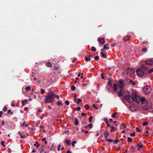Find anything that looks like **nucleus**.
I'll return each mask as SVG.
<instances>
[{
    "mask_svg": "<svg viewBox=\"0 0 153 153\" xmlns=\"http://www.w3.org/2000/svg\"><path fill=\"white\" fill-rule=\"evenodd\" d=\"M126 73L130 75L135 72V70L132 68H128L126 70Z\"/></svg>",
    "mask_w": 153,
    "mask_h": 153,
    "instance_id": "6",
    "label": "nucleus"
},
{
    "mask_svg": "<svg viewBox=\"0 0 153 153\" xmlns=\"http://www.w3.org/2000/svg\"><path fill=\"white\" fill-rule=\"evenodd\" d=\"M39 144H38L37 145H36V144H34V146H36V147H38L39 146Z\"/></svg>",
    "mask_w": 153,
    "mask_h": 153,
    "instance_id": "58",
    "label": "nucleus"
},
{
    "mask_svg": "<svg viewBox=\"0 0 153 153\" xmlns=\"http://www.w3.org/2000/svg\"><path fill=\"white\" fill-rule=\"evenodd\" d=\"M45 97V102L50 103L52 102L54 100L56 95L53 91L49 92L47 96H44Z\"/></svg>",
    "mask_w": 153,
    "mask_h": 153,
    "instance_id": "2",
    "label": "nucleus"
},
{
    "mask_svg": "<svg viewBox=\"0 0 153 153\" xmlns=\"http://www.w3.org/2000/svg\"><path fill=\"white\" fill-rule=\"evenodd\" d=\"M71 89L72 90L74 91L76 89L75 87L73 85L71 87Z\"/></svg>",
    "mask_w": 153,
    "mask_h": 153,
    "instance_id": "33",
    "label": "nucleus"
},
{
    "mask_svg": "<svg viewBox=\"0 0 153 153\" xmlns=\"http://www.w3.org/2000/svg\"><path fill=\"white\" fill-rule=\"evenodd\" d=\"M3 112L2 111H0V117H1L2 116V114H3Z\"/></svg>",
    "mask_w": 153,
    "mask_h": 153,
    "instance_id": "61",
    "label": "nucleus"
},
{
    "mask_svg": "<svg viewBox=\"0 0 153 153\" xmlns=\"http://www.w3.org/2000/svg\"><path fill=\"white\" fill-rule=\"evenodd\" d=\"M106 48H107V49H108L109 48L108 47H107L106 46V44H105V45H104V48L103 49H102L101 50L102 51H103L104 50H105Z\"/></svg>",
    "mask_w": 153,
    "mask_h": 153,
    "instance_id": "22",
    "label": "nucleus"
},
{
    "mask_svg": "<svg viewBox=\"0 0 153 153\" xmlns=\"http://www.w3.org/2000/svg\"><path fill=\"white\" fill-rule=\"evenodd\" d=\"M135 132H133V133H131L130 135L131 137L134 136L135 135Z\"/></svg>",
    "mask_w": 153,
    "mask_h": 153,
    "instance_id": "50",
    "label": "nucleus"
},
{
    "mask_svg": "<svg viewBox=\"0 0 153 153\" xmlns=\"http://www.w3.org/2000/svg\"><path fill=\"white\" fill-rule=\"evenodd\" d=\"M60 145H59L57 148V150L58 151H59L60 150Z\"/></svg>",
    "mask_w": 153,
    "mask_h": 153,
    "instance_id": "62",
    "label": "nucleus"
},
{
    "mask_svg": "<svg viewBox=\"0 0 153 153\" xmlns=\"http://www.w3.org/2000/svg\"><path fill=\"white\" fill-rule=\"evenodd\" d=\"M91 50L93 52L95 51H96V49L94 46H92L91 48Z\"/></svg>",
    "mask_w": 153,
    "mask_h": 153,
    "instance_id": "21",
    "label": "nucleus"
},
{
    "mask_svg": "<svg viewBox=\"0 0 153 153\" xmlns=\"http://www.w3.org/2000/svg\"><path fill=\"white\" fill-rule=\"evenodd\" d=\"M93 118V117L92 116H91L89 117V122H91L92 121V119Z\"/></svg>",
    "mask_w": 153,
    "mask_h": 153,
    "instance_id": "30",
    "label": "nucleus"
},
{
    "mask_svg": "<svg viewBox=\"0 0 153 153\" xmlns=\"http://www.w3.org/2000/svg\"><path fill=\"white\" fill-rule=\"evenodd\" d=\"M98 41H99V42L102 45L104 44L105 42L104 41V38H99L98 39Z\"/></svg>",
    "mask_w": 153,
    "mask_h": 153,
    "instance_id": "7",
    "label": "nucleus"
},
{
    "mask_svg": "<svg viewBox=\"0 0 153 153\" xmlns=\"http://www.w3.org/2000/svg\"><path fill=\"white\" fill-rule=\"evenodd\" d=\"M93 107L95 108L96 109H98V108L96 107L95 106V104H93Z\"/></svg>",
    "mask_w": 153,
    "mask_h": 153,
    "instance_id": "56",
    "label": "nucleus"
},
{
    "mask_svg": "<svg viewBox=\"0 0 153 153\" xmlns=\"http://www.w3.org/2000/svg\"><path fill=\"white\" fill-rule=\"evenodd\" d=\"M99 59V57L98 56H95L94 57V59L95 60H98Z\"/></svg>",
    "mask_w": 153,
    "mask_h": 153,
    "instance_id": "32",
    "label": "nucleus"
},
{
    "mask_svg": "<svg viewBox=\"0 0 153 153\" xmlns=\"http://www.w3.org/2000/svg\"><path fill=\"white\" fill-rule=\"evenodd\" d=\"M94 55L93 54L89 55V58H93L94 57Z\"/></svg>",
    "mask_w": 153,
    "mask_h": 153,
    "instance_id": "52",
    "label": "nucleus"
},
{
    "mask_svg": "<svg viewBox=\"0 0 153 153\" xmlns=\"http://www.w3.org/2000/svg\"><path fill=\"white\" fill-rule=\"evenodd\" d=\"M56 97L57 99H59V96L58 95H56Z\"/></svg>",
    "mask_w": 153,
    "mask_h": 153,
    "instance_id": "63",
    "label": "nucleus"
},
{
    "mask_svg": "<svg viewBox=\"0 0 153 153\" xmlns=\"http://www.w3.org/2000/svg\"><path fill=\"white\" fill-rule=\"evenodd\" d=\"M152 72H153V68L150 69L149 71V73H151Z\"/></svg>",
    "mask_w": 153,
    "mask_h": 153,
    "instance_id": "48",
    "label": "nucleus"
},
{
    "mask_svg": "<svg viewBox=\"0 0 153 153\" xmlns=\"http://www.w3.org/2000/svg\"><path fill=\"white\" fill-rule=\"evenodd\" d=\"M119 140H118V139H117V140H115L114 142H113V143H114L115 144H117V142H119Z\"/></svg>",
    "mask_w": 153,
    "mask_h": 153,
    "instance_id": "44",
    "label": "nucleus"
},
{
    "mask_svg": "<svg viewBox=\"0 0 153 153\" xmlns=\"http://www.w3.org/2000/svg\"><path fill=\"white\" fill-rule=\"evenodd\" d=\"M111 131L112 132L113 131V130L115 129V128L113 126H111Z\"/></svg>",
    "mask_w": 153,
    "mask_h": 153,
    "instance_id": "46",
    "label": "nucleus"
},
{
    "mask_svg": "<svg viewBox=\"0 0 153 153\" xmlns=\"http://www.w3.org/2000/svg\"><path fill=\"white\" fill-rule=\"evenodd\" d=\"M22 105H24L25 103H26L27 102V100H22Z\"/></svg>",
    "mask_w": 153,
    "mask_h": 153,
    "instance_id": "16",
    "label": "nucleus"
},
{
    "mask_svg": "<svg viewBox=\"0 0 153 153\" xmlns=\"http://www.w3.org/2000/svg\"><path fill=\"white\" fill-rule=\"evenodd\" d=\"M30 88H31L30 86H28L26 87L25 88V89L27 91H29L30 90Z\"/></svg>",
    "mask_w": 153,
    "mask_h": 153,
    "instance_id": "28",
    "label": "nucleus"
},
{
    "mask_svg": "<svg viewBox=\"0 0 153 153\" xmlns=\"http://www.w3.org/2000/svg\"><path fill=\"white\" fill-rule=\"evenodd\" d=\"M148 122H147L146 121V122L143 123V126H145L147 125H148Z\"/></svg>",
    "mask_w": 153,
    "mask_h": 153,
    "instance_id": "40",
    "label": "nucleus"
},
{
    "mask_svg": "<svg viewBox=\"0 0 153 153\" xmlns=\"http://www.w3.org/2000/svg\"><path fill=\"white\" fill-rule=\"evenodd\" d=\"M130 37V36L128 35L124 37L123 38V39L125 41H126L129 39V38Z\"/></svg>",
    "mask_w": 153,
    "mask_h": 153,
    "instance_id": "13",
    "label": "nucleus"
},
{
    "mask_svg": "<svg viewBox=\"0 0 153 153\" xmlns=\"http://www.w3.org/2000/svg\"><path fill=\"white\" fill-rule=\"evenodd\" d=\"M11 150L10 148H8L7 149V152L9 153H11Z\"/></svg>",
    "mask_w": 153,
    "mask_h": 153,
    "instance_id": "53",
    "label": "nucleus"
},
{
    "mask_svg": "<svg viewBox=\"0 0 153 153\" xmlns=\"http://www.w3.org/2000/svg\"><path fill=\"white\" fill-rule=\"evenodd\" d=\"M129 109L131 111H134L136 110V108L135 106L133 105L129 106Z\"/></svg>",
    "mask_w": 153,
    "mask_h": 153,
    "instance_id": "8",
    "label": "nucleus"
},
{
    "mask_svg": "<svg viewBox=\"0 0 153 153\" xmlns=\"http://www.w3.org/2000/svg\"><path fill=\"white\" fill-rule=\"evenodd\" d=\"M74 124L76 126H77V125H78L79 123V121L77 118H75L74 119Z\"/></svg>",
    "mask_w": 153,
    "mask_h": 153,
    "instance_id": "14",
    "label": "nucleus"
},
{
    "mask_svg": "<svg viewBox=\"0 0 153 153\" xmlns=\"http://www.w3.org/2000/svg\"><path fill=\"white\" fill-rule=\"evenodd\" d=\"M143 90L145 94H148L150 93L151 91V88L149 86L144 87Z\"/></svg>",
    "mask_w": 153,
    "mask_h": 153,
    "instance_id": "4",
    "label": "nucleus"
},
{
    "mask_svg": "<svg viewBox=\"0 0 153 153\" xmlns=\"http://www.w3.org/2000/svg\"><path fill=\"white\" fill-rule=\"evenodd\" d=\"M65 142L68 145H70V141L69 140H65Z\"/></svg>",
    "mask_w": 153,
    "mask_h": 153,
    "instance_id": "34",
    "label": "nucleus"
},
{
    "mask_svg": "<svg viewBox=\"0 0 153 153\" xmlns=\"http://www.w3.org/2000/svg\"><path fill=\"white\" fill-rule=\"evenodd\" d=\"M82 101V100L81 99L78 98L77 99V103L78 104L80 102H81Z\"/></svg>",
    "mask_w": 153,
    "mask_h": 153,
    "instance_id": "36",
    "label": "nucleus"
},
{
    "mask_svg": "<svg viewBox=\"0 0 153 153\" xmlns=\"http://www.w3.org/2000/svg\"><path fill=\"white\" fill-rule=\"evenodd\" d=\"M10 114H13V112H11V110H10V109H9V110H8V111H7V113H8V114H9V113H10Z\"/></svg>",
    "mask_w": 153,
    "mask_h": 153,
    "instance_id": "43",
    "label": "nucleus"
},
{
    "mask_svg": "<svg viewBox=\"0 0 153 153\" xmlns=\"http://www.w3.org/2000/svg\"><path fill=\"white\" fill-rule=\"evenodd\" d=\"M108 81L109 85L111 87H112L113 82V80L111 79H109Z\"/></svg>",
    "mask_w": 153,
    "mask_h": 153,
    "instance_id": "11",
    "label": "nucleus"
},
{
    "mask_svg": "<svg viewBox=\"0 0 153 153\" xmlns=\"http://www.w3.org/2000/svg\"><path fill=\"white\" fill-rule=\"evenodd\" d=\"M117 114V112H115L114 113V114L112 115V117H116L115 116V115Z\"/></svg>",
    "mask_w": 153,
    "mask_h": 153,
    "instance_id": "39",
    "label": "nucleus"
},
{
    "mask_svg": "<svg viewBox=\"0 0 153 153\" xmlns=\"http://www.w3.org/2000/svg\"><path fill=\"white\" fill-rule=\"evenodd\" d=\"M141 68L143 69L144 72L140 68H138L136 71L137 76L140 77L143 76L145 73L148 70V68L144 65H142Z\"/></svg>",
    "mask_w": 153,
    "mask_h": 153,
    "instance_id": "3",
    "label": "nucleus"
},
{
    "mask_svg": "<svg viewBox=\"0 0 153 153\" xmlns=\"http://www.w3.org/2000/svg\"><path fill=\"white\" fill-rule=\"evenodd\" d=\"M4 142L3 141H1V145L3 146V147H5V145L4 144Z\"/></svg>",
    "mask_w": 153,
    "mask_h": 153,
    "instance_id": "37",
    "label": "nucleus"
},
{
    "mask_svg": "<svg viewBox=\"0 0 153 153\" xmlns=\"http://www.w3.org/2000/svg\"><path fill=\"white\" fill-rule=\"evenodd\" d=\"M146 63L148 65H153V61L152 60H149L146 61Z\"/></svg>",
    "mask_w": 153,
    "mask_h": 153,
    "instance_id": "9",
    "label": "nucleus"
},
{
    "mask_svg": "<svg viewBox=\"0 0 153 153\" xmlns=\"http://www.w3.org/2000/svg\"><path fill=\"white\" fill-rule=\"evenodd\" d=\"M147 50V49L146 48H144L142 49V51H145L146 52Z\"/></svg>",
    "mask_w": 153,
    "mask_h": 153,
    "instance_id": "45",
    "label": "nucleus"
},
{
    "mask_svg": "<svg viewBox=\"0 0 153 153\" xmlns=\"http://www.w3.org/2000/svg\"><path fill=\"white\" fill-rule=\"evenodd\" d=\"M76 143V142L75 141H74L72 142L71 144L73 146H74V143Z\"/></svg>",
    "mask_w": 153,
    "mask_h": 153,
    "instance_id": "47",
    "label": "nucleus"
},
{
    "mask_svg": "<svg viewBox=\"0 0 153 153\" xmlns=\"http://www.w3.org/2000/svg\"><path fill=\"white\" fill-rule=\"evenodd\" d=\"M18 133H19V136L21 138H24L25 137V135H22V133L20 132H19Z\"/></svg>",
    "mask_w": 153,
    "mask_h": 153,
    "instance_id": "17",
    "label": "nucleus"
},
{
    "mask_svg": "<svg viewBox=\"0 0 153 153\" xmlns=\"http://www.w3.org/2000/svg\"><path fill=\"white\" fill-rule=\"evenodd\" d=\"M128 80H129V83H131L133 85H135V82H133L132 79H125V81H126V82H127V81H128Z\"/></svg>",
    "mask_w": 153,
    "mask_h": 153,
    "instance_id": "12",
    "label": "nucleus"
},
{
    "mask_svg": "<svg viewBox=\"0 0 153 153\" xmlns=\"http://www.w3.org/2000/svg\"><path fill=\"white\" fill-rule=\"evenodd\" d=\"M46 66L49 67H51L52 66V64L49 62H47L46 63Z\"/></svg>",
    "mask_w": 153,
    "mask_h": 153,
    "instance_id": "18",
    "label": "nucleus"
},
{
    "mask_svg": "<svg viewBox=\"0 0 153 153\" xmlns=\"http://www.w3.org/2000/svg\"><path fill=\"white\" fill-rule=\"evenodd\" d=\"M25 122H24L20 126L22 127V126H24L25 125Z\"/></svg>",
    "mask_w": 153,
    "mask_h": 153,
    "instance_id": "59",
    "label": "nucleus"
},
{
    "mask_svg": "<svg viewBox=\"0 0 153 153\" xmlns=\"http://www.w3.org/2000/svg\"><path fill=\"white\" fill-rule=\"evenodd\" d=\"M41 91V93L42 94H43L45 92V90L44 89H41L40 90Z\"/></svg>",
    "mask_w": 153,
    "mask_h": 153,
    "instance_id": "25",
    "label": "nucleus"
},
{
    "mask_svg": "<svg viewBox=\"0 0 153 153\" xmlns=\"http://www.w3.org/2000/svg\"><path fill=\"white\" fill-rule=\"evenodd\" d=\"M84 107L87 110H88L89 109V107L88 104H85L84 106Z\"/></svg>",
    "mask_w": 153,
    "mask_h": 153,
    "instance_id": "23",
    "label": "nucleus"
},
{
    "mask_svg": "<svg viewBox=\"0 0 153 153\" xmlns=\"http://www.w3.org/2000/svg\"><path fill=\"white\" fill-rule=\"evenodd\" d=\"M105 137L106 138H107L109 135V134L108 133V131H105Z\"/></svg>",
    "mask_w": 153,
    "mask_h": 153,
    "instance_id": "19",
    "label": "nucleus"
},
{
    "mask_svg": "<svg viewBox=\"0 0 153 153\" xmlns=\"http://www.w3.org/2000/svg\"><path fill=\"white\" fill-rule=\"evenodd\" d=\"M140 131V130L139 129L138 127H136V131L137 132H139Z\"/></svg>",
    "mask_w": 153,
    "mask_h": 153,
    "instance_id": "54",
    "label": "nucleus"
},
{
    "mask_svg": "<svg viewBox=\"0 0 153 153\" xmlns=\"http://www.w3.org/2000/svg\"><path fill=\"white\" fill-rule=\"evenodd\" d=\"M105 74V73H102L101 75V77L102 79H104V75Z\"/></svg>",
    "mask_w": 153,
    "mask_h": 153,
    "instance_id": "35",
    "label": "nucleus"
},
{
    "mask_svg": "<svg viewBox=\"0 0 153 153\" xmlns=\"http://www.w3.org/2000/svg\"><path fill=\"white\" fill-rule=\"evenodd\" d=\"M132 141V139L131 137H129L128 138V140H127L128 142H131Z\"/></svg>",
    "mask_w": 153,
    "mask_h": 153,
    "instance_id": "31",
    "label": "nucleus"
},
{
    "mask_svg": "<svg viewBox=\"0 0 153 153\" xmlns=\"http://www.w3.org/2000/svg\"><path fill=\"white\" fill-rule=\"evenodd\" d=\"M82 115V116H86L87 115L86 114H85L84 113H81Z\"/></svg>",
    "mask_w": 153,
    "mask_h": 153,
    "instance_id": "60",
    "label": "nucleus"
},
{
    "mask_svg": "<svg viewBox=\"0 0 153 153\" xmlns=\"http://www.w3.org/2000/svg\"><path fill=\"white\" fill-rule=\"evenodd\" d=\"M123 98L129 103H131L134 101L136 102L139 103L140 102V98L138 97L135 92H132L131 95L129 93L128 95H125Z\"/></svg>",
    "mask_w": 153,
    "mask_h": 153,
    "instance_id": "1",
    "label": "nucleus"
},
{
    "mask_svg": "<svg viewBox=\"0 0 153 153\" xmlns=\"http://www.w3.org/2000/svg\"><path fill=\"white\" fill-rule=\"evenodd\" d=\"M45 140H46V139H45V137H44L42 139V141H45Z\"/></svg>",
    "mask_w": 153,
    "mask_h": 153,
    "instance_id": "64",
    "label": "nucleus"
},
{
    "mask_svg": "<svg viewBox=\"0 0 153 153\" xmlns=\"http://www.w3.org/2000/svg\"><path fill=\"white\" fill-rule=\"evenodd\" d=\"M57 104L59 106H60V105H63V104H62L61 102L60 101H58L57 102Z\"/></svg>",
    "mask_w": 153,
    "mask_h": 153,
    "instance_id": "26",
    "label": "nucleus"
},
{
    "mask_svg": "<svg viewBox=\"0 0 153 153\" xmlns=\"http://www.w3.org/2000/svg\"><path fill=\"white\" fill-rule=\"evenodd\" d=\"M143 146V144H141L139 146V148H138V150H140V149Z\"/></svg>",
    "mask_w": 153,
    "mask_h": 153,
    "instance_id": "42",
    "label": "nucleus"
},
{
    "mask_svg": "<svg viewBox=\"0 0 153 153\" xmlns=\"http://www.w3.org/2000/svg\"><path fill=\"white\" fill-rule=\"evenodd\" d=\"M106 141H107L108 142H111L113 141V140L109 139H107L106 140Z\"/></svg>",
    "mask_w": 153,
    "mask_h": 153,
    "instance_id": "29",
    "label": "nucleus"
},
{
    "mask_svg": "<svg viewBox=\"0 0 153 153\" xmlns=\"http://www.w3.org/2000/svg\"><path fill=\"white\" fill-rule=\"evenodd\" d=\"M104 121L105 123H108V120L106 118H105L104 119Z\"/></svg>",
    "mask_w": 153,
    "mask_h": 153,
    "instance_id": "38",
    "label": "nucleus"
},
{
    "mask_svg": "<svg viewBox=\"0 0 153 153\" xmlns=\"http://www.w3.org/2000/svg\"><path fill=\"white\" fill-rule=\"evenodd\" d=\"M123 89H121L118 92V96L119 97H122L123 96V94L122 93L123 91Z\"/></svg>",
    "mask_w": 153,
    "mask_h": 153,
    "instance_id": "10",
    "label": "nucleus"
},
{
    "mask_svg": "<svg viewBox=\"0 0 153 153\" xmlns=\"http://www.w3.org/2000/svg\"><path fill=\"white\" fill-rule=\"evenodd\" d=\"M58 67L57 66H55L54 67V69L55 70H57L58 69Z\"/></svg>",
    "mask_w": 153,
    "mask_h": 153,
    "instance_id": "57",
    "label": "nucleus"
},
{
    "mask_svg": "<svg viewBox=\"0 0 153 153\" xmlns=\"http://www.w3.org/2000/svg\"><path fill=\"white\" fill-rule=\"evenodd\" d=\"M117 84L118 87L120 89L123 87L125 85L124 82L123 80L122 79L119 80Z\"/></svg>",
    "mask_w": 153,
    "mask_h": 153,
    "instance_id": "5",
    "label": "nucleus"
},
{
    "mask_svg": "<svg viewBox=\"0 0 153 153\" xmlns=\"http://www.w3.org/2000/svg\"><path fill=\"white\" fill-rule=\"evenodd\" d=\"M146 99L144 97H142L140 99V100L141 102H144L146 100Z\"/></svg>",
    "mask_w": 153,
    "mask_h": 153,
    "instance_id": "24",
    "label": "nucleus"
},
{
    "mask_svg": "<svg viewBox=\"0 0 153 153\" xmlns=\"http://www.w3.org/2000/svg\"><path fill=\"white\" fill-rule=\"evenodd\" d=\"M89 127L90 128H91L93 127V125L91 124H90L88 125Z\"/></svg>",
    "mask_w": 153,
    "mask_h": 153,
    "instance_id": "49",
    "label": "nucleus"
},
{
    "mask_svg": "<svg viewBox=\"0 0 153 153\" xmlns=\"http://www.w3.org/2000/svg\"><path fill=\"white\" fill-rule=\"evenodd\" d=\"M100 54L101 55L102 57V58H106V56L104 54L103 52H101L100 53Z\"/></svg>",
    "mask_w": 153,
    "mask_h": 153,
    "instance_id": "20",
    "label": "nucleus"
},
{
    "mask_svg": "<svg viewBox=\"0 0 153 153\" xmlns=\"http://www.w3.org/2000/svg\"><path fill=\"white\" fill-rule=\"evenodd\" d=\"M7 107H6V106H4V108L3 110L4 111H7Z\"/></svg>",
    "mask_w": 153,
    "mask_h": 153,
    "instance_id": "51",
    "label": "nucleus"
},
{
    "mask_svg": "<svg viewBox=\"0 0 153 153\" xmlns=\"http://www.w3.org/2000/svg\"><path fill=\"white\" fill-rule=\"evenodd\" d=\"M65 103L66 104V105H68L69 104V102L68 101V100H66L65 102Z\"/></svg>",
    "mask_w": 153,
    "mask_h": 153,
    "instance_id": "41",
    "label": "nucleus"
},
{
    "mask_svg": "<svg viewBox=\"0 0 153 153\" xmlns=\"http://www.w3.org/2000/svg\"><path fill=\"white\" fill-rule=\"evenodd\" d=\"M113 88L114 91H115L117 89V87L116 83L114 84Z\"/></svg>",
    "mask_w": 153,
    "mask_h": 153,
    "instance_id": "15",
    "label": "nucleus"
},
{
    "mask_svg": "<svg viewBox=\"0 0 153 153\" xmlns=\"http://www.w3.org/2000/svg\"><path fill=\"white\" fill-rule=\"evenodd\" d=\"M74 109L75 111L76 110L77 111H79L81 109V108L80 107H77L76 108H74Z\"/></svg>",
    "mask_w": 153,
    "mask_h": 153,
    "instance_id": "27",
    "label": "nucleus"
},
{
    "mask_svg": "<svg viewBox=\"0 0 153 153\" xmlns=\"http://www.w3.org/2000/svg\"><path fill=\"white\" fill-rule=\"evenodd\" d=\"M121 126H123V127H124V128H126V125H125L123 123H122L121 124Z\"/></svg>",
    "mask_w": 153,
    "mask_h": 153,
    "instance_id": "55",
    "label": "nucleus"
}]
</instances>
